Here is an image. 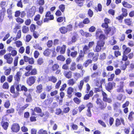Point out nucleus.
<instances>
[{
  "label": "nucleus",
  "instance_id": "nucleus-11",
  "mask_svg": "<svg viewBox=\"0 0 134 134\" xmlns=\"http://www.w3.org/2000/svg\"><path fill=\"white\" fill-rule=\"evenodd\" d=\"M111 31H113V33H114L116 31V29L114 27H113L110 28H107L105 30V33L106 35H108Z\"/></svg>",
  "mask_w": 134,
  "mask_h": 134
},
{
  "label": "nucleus",
  "instance_id": "nucleus-22",
  "mask_svg": "<svg viewBox=\"0 0 134 134\" xmlns=\"http://www.w3.org/2000/svg\"><path fill=\"white\" fill-rule=\"evenodd\" d=\"M1 124L3 128L5 130H6L9 124L7 122H2Z\"/></svg>",
  "mask_w": 134,
  "mask_h": 134
},
{
  "label": "nucleus",
  "instance_id": "nucleus-59",
  "mask_svg": "<svg viewBox=\"0 0 134 134\" xmlns=\"http://www.w3.org/2000/svg\"><path fill=\"white\" fill-rule=\"evenodd\" d=\"M32 38L31 36L30 35H27L26 36V41L27 42H29L31 40Z\"/></svg>",
  "mask_w": 134,
  "mask_h": 134
},
{
  "label": "nucleus",
  "instance_id": "nucleus-53",
  "mask_svg": "<svg viewBox=\"0 0 134 134\" xmlns=\"http://www.w3.org/2000/svg\"><path fill=\"white\" fill-rule=\"evenodd\" d=\"M86 106L88 108L87 109L90 110H91V108L93 107V105L91 103H88L87 105Z\"/></svg>",
  "mask_w": 134,
  "mask_h": 134
},
{
  "label": "nucleus",
  "instance_id": "nucleus-7",
  "mask_svg": "<svg viewBox=\"0 0 134 134\" xmlns=\"http://www.w3.org/2000/svg\"><path fill=\"white\" fill-rule=\"evenodd\" d=\"M113 109L116 111L119 112L120 111V104L118 102H115L113 104Z\"/></svg>",
  "mask_w": 134,
  "mask_h": 134
},
{
  "label": "nucleus",
  "instance_id": "nucleus-56",
  "mask_svg": "<svg viewBox=\"0 0 134 134\" xmlns=\"http://www.w3.org/2000/svg\"><path fill=\"white\" fill-rule=\"evenodd\" d=\"M73 100L75 103L77 104H79L81 102V100L77 97L74 98Z\"/></svg>",
  "mask_w": 134,
  "mask_h": 134
},
{
  "label": "nucleus",
  "instance_id": "nucleus-33",
  "mask_svg": "<svg viewBox=\"0 0 134 134\" xmlns=\"http://www.w3.org/2000/svg\"><path fill=\"white\" fill-rule=\"evenodd\" d=\"M76 64L74 62L72 63L71 65L70 69L71 71H74L76 69Z\"/></svg>",
  "mask_w": 134,
  "mask_h": 134
},
{
  "label": "nucleus",
  "instance_id": "nucleus-20",
  "mask_svg": "<svg viewBox=\"0 0 134 134\" xmlns=\"http://www.w3.org/2000/svg\"><path fill=\"white\" fill-rule=\"evenodd\" d=\"M76 83V81L74 79H70L68 81V83L71 86H73Z\"/></svg>",
  "mask_w": 134,
  "mask_h": 134
},
{
  "label": "nucleus",
  "instance_id": "nucleus-31",
  "mask_svg": "<svg viewBox=\"0 0 134 134\" xmlns=\"http://www.w3.org/2000/svg\"><path fill=\"white\" fill-rule=\"evenodd\" d=\"M66 48V46L64 45H63L62 47H61V48L60 51V54H63L65 53Z\"/></svg>",
  "mask_w": 134,
  "mask_h": 134
},
{
  "label": "nucleus",
  "instance_id": "nucleus-12",
  "mask_svg": "<svg viewBox=\"0 0 134 134\" xmlns=\"http://www.w3.org/2000/svg\"><path fill=\"white\" fill-rule=\"evenodd\" d=\"M84 56V53L82 51H80V52L79 55L76 59V61L79 62L80 60H82V58Z\"/></svg>",
  "mask_w": 134,
  "mask_h": 134
},
{
  "label": "nucleus",
  "instance_id": "nucleus-28",
  "mask_svg": "<svg viewBox=\"0 0 134 134\" xmlns=\"http://www.w3.org/2000/svg\"><path fill=\"white\" fill-rule=\"evenodd\" d=\"M7 13L8 14V17L10 19L12 17V11L10 9H9L7 10Z\"/></svg>",
  "mask_w": 134,
  "mask_h": 134
},
{
  "label": "nucleus",
  "instance_id": "nucleus-40",
  "mask_svg": "<svg viewBox=\"0 0 134 134\" xmlns=\"http://www.w3.org/2000/svg\"><path fill=\"white\" fill-rule=\"evenodd\" d=\"M100 74L98 72H94L91 75V77L92 78H95L98 77Z\"/></svg>",
  "mask_w": 134,
  "mask_h": 134
},
{
  "label": "nucleus",
  "instance_id": "nucleus-2",
  "mask_svg": "<svg viewBox=\"0 0 134 134\" xmlns=\"http://www.w3.org/2000/svg\"><path fill=\"white\" fill-rule=\"evenodd\" d=\"M4 59L7 60V62L10 64H11L13 62V59L11 57L10 53L7 54L4 56Z\"/></svg>",
  "mask_w": 134,
  "mask_h": 134
},
{
  "label": "nucleus",
  "instance_id": "nucleus-62",
  "mask_svg": "<svg viewBox=\"0 0 134 134\" xmlns=\"http://www.w3.org/2000/svg\"><path fill=\"white\" fill-rule=\"evenodd\" d=\"M44 11V8L42 6H40L39 8V12L41 14H42Z\"/></svg>",
  "mask_w": 134,
  "mask_h": 134
},
{
  "label": "nucleus",
  "instance_id": "nucleus-41",
  "mask_svg": "<svg viewBox=\"0 0 134 134\" xmlns=\"http://www.w3.org/2000/svg\"><path fill=\"white\" fill-rule=\"evenodd\" d=\"M117 91L119 92H123L124 91L123 86L121 85H120L119 87L117 89Z\"/></svg>",
  "mask_w": 134,
  "mask_h": 134
},
{
  "label": "nucleus",
  "instance_id": "nucleus-29",
  "mask_svg": "<svg viewBox=\"0 0 134 134\" xmlns=\"http://www.w3.org/2000/svg\"><path fill=\"white\" fill-rule=\"evenodd\" d=\"M38 134H48L46 130H43V129L40 130L37 132Z\"/></svg>",
  "mask_w": 134,
  "mask_h": 134
},
{
  "label": "nucleus",
  "instance_id": "nucleus-43",
  "mask_svg": "<svg viewBox=\"0 0 134 134\" xmlns=\"http://www.w3.org/2000/svg\"><path fill=\"white\" fill-rule=\"evenodd\" d=\"M14 111V109L13 108H11L10 109H8L6 111V113L7 114L13 113Z\"/></svg>",
  "mask_w": 134,
  "mask_h": 134
},
{
  "label": "nucleus",
  "instance_id": "nucleus-24",
  "mask_svg": "<svg viewBox=\"0 0 134 134\" xmlns=\"http://www.w3.org/2000/svg\"><path fill=\"white\" fill-rule=\"evenodd\" d=\"M124 22L126 24L130 26L132 24V21L130 19H127L124 20Z\"/></svg>",
  "mask_w": 134,
  "mask_h": 134
},
{
  "label": "nucleus",
  "instance_id": "nucleus-34",
  "mask_svg": "<svg viewBox=\"0 0 134 134\" xmlns=\"http://www.w3.org/2000/svg\"><path fill=\"white\" fill-rule=\"evenodd\" d=\"M59 66L57 64H55L52 67V69L53 71H55L58 69L59 68Z\"/></svg>",
  "mask_w": 134,
  "mask_h": 134
},
{
  "label": "nucleus",
  "instance_id": "nucleus-44",
  "mask_svg": "<svg viewBox=\"0 0 134 134\" xmlns=\"http://www.w3.org/2000/svg\"><path fill=\"white\" fill-rule=\"evenodd\" d=\"M10 105V103L9 101H6L5 102L4 105V107L7 108H8Z\"/></svg>",
  "mask_w": 134,
  "mask_h": 134
},
{
  "label": "nucleus",
  "instance_id": "nucleus-13",
  "mask_svg": "<svg viewBox=\"0 0 134 134\" xmlns=\"http://www.w3.org/2000/svg\"><path fill=\"white\" fill-rule=\"evenodd\" d=\"M96 103L98 104L100 107L102 109L104 108L106 105H104L103 106L102 103L101 102V101L99 98H97L96 101Z\"/></svg>",
  "mask_w": 134,
  "mask_h": 134
},
{
  "label": "nucleus",
  "instance_id": "nucleus-4",
  "mask_svg": "<svg viewBox=\"0 0 134 134\" xmlns=\"http://www.w3.org/2000/svg\"><path fill=\"white\" fill-rule=\"evenodd\" d=\"M20 129V127L19 125L17 124H13L11 129L12 131L14 132H18Z\"/></svg>",
  "mask_w": 134,
  "mask_h": 134
},
{
  "label": "nucleus",
  "instance_id": "nucleus-6",
  "mask_svg": "<svg viewBox=\"0 0 134 134\" xmlns=\"http://www.w3.org/2000/svg\"><path fill=\"white\" fill-rule=\"evenodd\" d=\"M102 94L103 96V100L105 102L110 103L112 102L111 99L109 98H108L107 94L103 91H102Z\"/></svg>",
  "mask_w": 134,
  "mask_h": 134
},
{
  "label": "nucleus",
  "instance_id": "nucleus-58",
  "mask_svg": "<svg viewBox=\"0 0 134 134\" xmlns=\"http://www.w3.org/2000/svg\"><path fill=\"white\" fill-rule=\"evenodd\" d=\"M102 49V47L99 46L97 44L96 47L95 51L97 52H98L100 51Z\"/></svg>",
  "mask_w": 134,
  "mask_h": 134
},
{
  "label": "nucleus",
  "instance_id": "nucleus-26",
  "mask_svg": "<svg viewBox=\"0 0 134 134\" xmlns=\"http://www.w3.org/2000/svg\"><path fill=\"white\" fill-rule=\"evenodd\" d=\"M122 4L124 7L126 8H131L132 7V5H131L125 2H123Z\"/></svg>",
  "mask_w": 134,
  "mask_h": 134
},
{
  "label": "nucleus",
  "instance_id": "nucleus-3",
  "mask_svg": "<svg viewBox=\"0 0 134 134\" xmlns=\"http://www.w3.org/2000/svg\"><path fill=\"white\" fill-rule=\"evenodd\" d=\"M115 83L114 82H109L105 85V88L108 91L113 89V87L115 86Z\"/></svg>",
  "mask_w": 134,
  "mask_h": 134
},
{
  "label": "nucleus",
  "instance_id": "nucleus-57",
  "mask_svg": "<svg viewBox=\"0 0 134 134\" xmlns=\"http://www.w3.org/2000/svg\"><path fill=\"white\" fill-rule=\"evenodd\" d=\"M77 54V52L76 51H75L74 52H71V53L70 55L72 57H76Z\"/></svg>",
  "mask_w": 134,
  "mask_h": 134
},
{
  "label": "nucleus",
  "instance_id": "nucleus-9",
  "mask_svg": "<svg viewBox=\"0 0 134 134\" xmlns=\"http://www.w3.org/2000/svg\"><path fill=\"white\" fill-rule=\"evenodd\" d=\"M122 47L124 51L123 54H127L131 51V49L129 47H127L126 45H123Z\"/></svg>",
  "mask_w": 134,
  "mask_h": 134
},
{
  "label": "nucleus",
  "instance_id": "nucleus-16",
  "mask_svg": "<svg viewBox=\"0 0 134 134\" xmlns=\"http://www.w3.org/2000/svg\"><path fill=\"white\" fill-rule=\"evenodd\" d=\"M21 74V72H18L14 76L15 80L18 82L19 81Z\"/></svg>",
  "mask_w": 134,
  "mask_h": 134
},
{
  "label": "nucleus",
  "instance_id": "nucleus-35",
  "mask_svg": "<svg viewBox=\"0 0 134 134\" xmlns=\"http://www.w3.org/2000/svg\"><path fill=\"white\" fill-rule=\"evenodd\" d=\"M90 48L86 45H85L84 46L83 48V51L84 52V54H86L87 53V51H88Z\"/></svg>",
  "mask_w": 134,
  "mask_h": 134
},
{
  "label": "nucleus",
  "instance_id": "nucleus-38",
  "mask_svg": "<svg viewBox=\"0 0 134 134\" xmlns=\"http://www.w3.org/2000/svg\"><path fill=\"white\" fill-rule=\"evenodd\" d=\"M92 63V60L91 59H88L84 63V64L86 67H87L89 64H91Z\"/></svg>",
  "mask_w": 134,
  "mask_h": 134
},
{
  "label": "nucleus",
  "instance_id": "nucleus-42",
  "mask_svg": "<svg viewBox=\"0 0 134 134\" xmlns=\"http://www.w3.org/2000/svg\"><path fill=\"white\" fill-rule=\"evenodd\" d=\"M38 64L39 65L42 64L43 63V59L42 58H39L37 60Z\"/></svg>",
  "mask_w": 134,
  "mask_h": 134
},
{
  "label": "nucleus",
  "instance_id": "nucleus-64",
  "mask_svg": "<svg viewBox=\"0 0 134 134\" xmlns=\"http://www.w3.org/2000/svg\"><path fill=\"white\" fill-rule=\"evenodd\" d=\"M9 87V85L8 83L5 82L3 84L2 87L3 89H8Z\"/></svg>",
  "mask_w": 134,
  "mask_h": 134
},
{
  "label": "nucleus",
  "instance_id": "nucleus-36",
  "mask_svg": "<svg viewBox=\"0 0 134 134\" xmlns=\"http://www.w3.org/2000/svg\"><path fill=\"white\" fill-rule=\"evenodd\" d=\"M109 42L110 45H113L116 43V41L114 39V38H113L109 41Z\"/></svg>",
  "mask_w": 134,
  "mask_h": 134
},
{
  "label": "nucleus",
  "instance_id": "nucleus-18",
  "mask_svg": "<svg viewBox=\"0 0 134 134\" xmlns=\"http://www.w3.org/2000/svg\"><path fill=\"white\" fill-rule=\"evenodd\" d=\"M85 0H74L75 2L77 5L81 7L83 4V2Z\"/></svg>",
  "mask_w": 134,
  "mask_h": 134
},
{
  "label": "nucleus",
  "instance_id": "nucleus-32",
  "mask_svg": "<svg viewBox=\"0 0 134 134\" xmlns=\"http://www.w3.org/2000/svg\"><path fill=\"white\" fill-rule=\"evenodd\" d=\"M122 16H126L127 15V11L126 9L124 8H122Z\"/></svg>",
  "mask_w": 134,
  "mask_h": 134
},
{
  "label": "nucleus",
  "instance_id": "nucleus-5",
  "mask_svg": "<svg viewBox=\"0 0 134 134\" xmlns=\"http://www.w3.org/2000/svg\"><path fill=\"white\" fill-rule=\"evenodd\" d=\"M35 79L34 76H31L27 80V83L30 86L32 85L35 82Z\"/></svg>",
  "mask_w": 134,
  "mask_h": 134
},
{
  "label": "nucleus",
  "instance_id": "nucleus-37",
  "mask_svg": "<svg viewBox=\"0 0 134 134\" xmlns=\"http://www.w3.org/2000/svg\"><path fill=\"white\" fill-rule=\"evenodd\" d=\"M73 89L71 87H69L67 89V93L68 94H71L73 92Z\"/></svg>",
  "mask_w": 134,
  "mask_h": 134
},
{
  "label": "nucleus",
  "instance_id": "nucleus-14",
  "mask_svg": "<svg viewBox=\"0 0 134 134\" xmlns=\"http://www.w3.org/2000/svg\"><path fill=\"white\" fill-rule=\"evenodd\" d=\"M52 52V50L51 49L48 48L44 51L43 54L44 55L48 56L50 55Z\"/></svg>",
  "mask_w": 134,
  "mask_h": 134
},
{
  "label": "nucleus",
  "instance_id": "nucleus-60",
  "mask_svg": "<svg viewBox=\"0 0 134 134\" xmlns=\"http://www.w3.org/2000/svg\"><path fill=\"white\" fill-rule=\"evenodd\" d=\"M39 55L40 53L38 51H36L35 52L34 54V56L35 58H37Z\"/></svg>",
  "mask_w": 134,
  "mask_h": 134
},
{
  "label": "nucleus",
  "instance_id": "nucleus-27",
  "mask_svg": "<svg viewBox=\"0 0 134 134\" xmlns=\"http://www.w3.org/2000/svg\"><path fill=\"white\" fill-rule=\"evenodd\" d=\"M97 44L102 48L103 47L105 44V42L104 41L100 40L97 42Z\"/></svg>",
  "mask_w": 134,
  "mask_h": 134
},
{
  "label": "nucleus",
  "instance_id": "nucleus-51",
  "mask_svg": "<svg viewBox=\"0 0 134 134\" xmlns=\"http://www.w3.org/2000/svg\"><path fill=\"white\" fill-rule=\"evenodd\" d=\"M59 8L62 12H64L65 8V5L63 4L60 5L59 7Z\"/></svg>",
  "mask_w": 134,
  "mask_h": 134
},
{
  "label": "nucleus",
  "instance_id": "nucleus-54",
  "mask_svg": "<svg viewBox=\"0 0 134 134\" xmlns=\"http://www.w3.org/2000/svg\"><path fill=\"white\" fill-rule=\"evenodd\" d=\"M16 21L17 22L20 24L22 23L24 21L23 20L20 18H17L16 19Z\"/></svg>",
  "mask_w": 134,
  "mask_h": 134
},
{
  "label": "nucleus",
  "instance_id": "nucleus-50",
  "mask_svg": "<svg viewBox=\"0 0 134 134\" xmlns=\"http://www.w3.org/2000/svg\"><path fill=\"white\" fill-rule=\"evenodd\" d=\"M36 28L35 25L33 24H31L30 27V29L31 32H34Z\"/></svg>",
  "mask_w": 134,
  "mask_h": 134
},
{
  "label": "nucleus",
  "instance_id": "nucleus-23",
  "mask_svg": "<svg viewBox=\"0 0 134 134\" xmlns=\"http://www.w3.org/2000/svg\"><path fill=\"white\" fill-rule=\"evenodd\" d=\"M37 90L36 91L37 93H41L42 91V86L41 85H40L36 87Z\"/></svg>",
  "mask_w": 134,
  "mask_h": 134
},
{
  "label": "nucleus",
  "instance_id": "nucleus-15",
  "mask_svg": "<svg viewBox=\"0 0 134 134\" xmlns=\"http://www.w3.org/2000/svg\"><path fill=\"white\" fill-rule=\"evenodd\" d=\"M77 40V36L76 35H74L72 38L71 40V41H69L68 42V45H70L72 43L75 42Z\"/></svg>",
  "mask_w": 134,
  "mask_h": 134
},
{
  "label": "nucleus",
  "instance_id": "nucleus-52",
  "mask_svg": "<svg viewBox=\"0 0 134 134\" xmlns=\"http://www.w3.org/2000/svg\"><path fill=\"white\" fill-rule=\"evenodd\" d=\"M85 105L83 104L81 105L78 108L79 112H81L83 109H85Z\"/></svg>",
  "mask_w": 134,
  "mask_h": 134
},
{
  "label": "nucleus",
  "instance_id": "nucleus-47",
  "mask_svg": "<svg viewBox=\"0 0 134 134\" xmlns=\"http://www.w3.org/2000/svg\"><path fill=\"white\" fill-rule=\"evenodd\" d=\"M34 110L35 112L38 113H41L42 112L41 109L38 107H36L34 109Z\"/></svg>",
  "mask_w": 134,
  "mask_h": 134
},
{
  "label": "nucleus",
  "instance_id": "nucleus-30",
  "mask_svg": "<svg viewBox=\"0 0 134 134\" xmlns=\"http://www.w3.org/2000/svg\"><path fill=\"white\" fill-rule=\"evenodd\" d=\"M29 27L27 26H24L22 27V31L23 33H26L29 31Z\"/></svg>",
  "mask_w": 134,
  "mask_h": 134
},
{
  "label": "nucleus",
  "instance_id": "nucleus-25",
  "mask_svg": "<svg viewBox=\"0 0 134 134\" xmlns=\"http://www.w3.org/2000/svg\"><path fill=\"white\" fill-rule=\"evenodd\" d=\"M48 80L49 81H51L54 83H55L57 81V79L55 76H51L49 77Z\"/></svg>",
  "mask_w": 134,
  "mask_h": 134
},
{
  "label": "nucleus",
  "instance_id": "nucleus-61",
  "mask_svg": "<svg viewBox=\"0 0 134 134\" xmlns=\"http://www.w3.org/2000/svg\"><path fill=\"white\" fill-rule=\"evenodd\" d=\"M31 100V95L29 94L27 96V98L26 99V101L27 102H29Z\"/></svg>",
  "mask_w": 134,
  "mask_h": 134
},
{
  "label": "nucleus",
  "instance_id": "nucleus-10",
  "mask_svg": "<svg viewBox=\"0 0 134 134\" xmlns=\"http://www.w3.org/2000/svg\"><path fill=\"white\" fill-rule=\"evenodd\" d=\"M63 74L66 78L69 79L71 77L72 72L70 71H64Z\"/></svg>",
  "mask_w": 134,
  "mask_h": 134
},
{
  "label": "nucleus",
  "instance_id": "nucleus-1",
  "mask_svg": "<svg viewBox=\"0 0 134 134\" xmlns=\"http://www.w3.org/2000/svg\"><path fill=\"white\" fill-rule=\"evenodd\" d=\"M96 38H99L100 40L104 41L106 37L104 34H102L100 31H97L96 32Z\"/></svg>",
  "mask_w": 134,
  "mask_h": 134
},
{
  "label": "nucleus",
  "instance_id": "nucleus-49",
  "mask_svg": "<svg viewBox=\"0 0 134 134\" xmlns=\"http://www.w3.org/2000/svg\"><path fill=\"white\" fill-rule=\"evenodd\" d=\"M67 31H71L72 29V25L69 24L66 27Z\"/></svg>",
  "mask_w": 134,
  "mask_h": 134
},
{
  "label": "nucleus",
  "instance_id": "nucleus-48",
  "mask_svg": "<svg viewBox=\"0 0 134 134\" xmlns=\"http://www.w3.org/2000/svg\"><path fill=\"white\" fill-rule=\"evenodd\" d=\"M88 14L90 17H91L93 15V12L91 9H90L88 11Z\"/></svg>",
  "mask_w": 134,
  "mask_h": 134
},
{
  "label": "nucleus",
  "instance_id": "nucleus-63",
  "mask_svg": "<svg viewBox=\"0 0 134 134\" xmlns=\"http://www.w3.org/2000/svg\"><path fill=\"white\" fill-rule=\"evenodd\" d=\"M37 1L38 4L41 6L43 5L44 3V0H37Z\"/></svg>",
  "mask_w": 134,
  "mask_h": 134
},
{
  "label": "nucleus",
  "instance_id": "nucleus-8",
  "mask_svg": "<svg viewBox=\"0 0 134 134\" xmlns=\"http://www.w3.org/2000/svg\"><path fill=\"white\" fill-rule=\"evenodd\" d=\"M35 12V10L34 8H32L30 9L29 12L28 13L27 16L28 18H30L32 17L34 15Z\"/></svg>",
  "mask_w": 134,
  "mask_h": 134
},
{
  "label": "nucleus",
  "instance_id": "nucleus-21",
  "mask_svg": "<svg viewBox=\"0 0 134 134\" xmlns=\"http://www.w3.org/2000/svg\"><path fill=\"white\" fill-rule=\"evenodd\" d=\"M59 30L62 34H65L67 32V29L65 26L61 27L59 29Z\"/></svg>",
  "mask_w": 134,
  "mask_h": 134
},
{
  "label": "nucleus",
  "instance_id": "nucleus-17",
  "mask_svg": "<svg viewBox=\"0 0 134 134\" xmlns=\"http://www.w3.org/2000/svg\"><path fill=\"white\" fill-rule=\"evenodd\" d=\"M18 57H16L14 59V66L12 67V69L14 70H15L16 68L15 67L17 65L18 63Z\"/></svg>",
  "mask_w": 134,
  "mask_h": 134
},
{
  "label": "nucleus",
  "instance_id": "nucleus-55",
  "mask_svg": "<svg viewBox=\"0 0 134 134\" xmlns=\"http://www.w3.org/2000/svg\"><path fill=\"white\" fill-rule=\"evenodd\" d=\"M65 19V17H60L57 18V20L58 22L61 23Z\"/></svg>",
  "mask_w": 134,
  "mask_h": 134
},
{
  "label": "nucleus",
  "instance_id": "nucleus-19",
  "mask_svg": "<svg viewBox=\"0 0 134 134\" xmlns=\"http://www.w3.org/2000/svg\"><path fill=\"white\" fill-rule=\"evenodd\" d=\"M46 18H50V20H53L54 18L53 15H51L50 11H48L46 13L45 15Z\"/></svg>",
  "mask_w": 134,
  "mask_h": 134
},
{
  "label": "nucleus",
  "instance_id": "nucleus-39",
  "mask_svg": "<svg viewBox=\"0 0 134 134\" xmlns=\"http://www.w3.org/2000/svg\"><path fill=\"white\" fill-rule=\"evenodd\" d=\"M57 59L58 60H61L63 61H64L65 60V58L62 55L58 56L57 57Z\"/></svg>",
  "mask_w": 134,
  "mask_h": 134
},
{
  "label": "nucleus",
  "instance_id": "nucleus-45",
  "mask_svg": "<svg viewBox=\"0 0 134 134\" xmlns=\"http://www.w3.org/2000/svg\"><path fill=\"white\" fill-rule=\"evenodd\" d=\"M98 122L103 127H106V124L103 121L101 120H99L98 121Z\"/></svg>",
  "mask_w": 134,
  "mask_h": 134
},
{
  "label": "nucleus",
  "instance_id": "nucleus-46",
  "mask_svg": "<svg viewBox=\"0 0 134 134\" xmlns=\"http://www.w3.org/2000/svg\"><path fill=\"white\" fill-rule=\"evenodd\" d=\"M15 43L16 44V47H20L22 45V42L20 41H16L15 42Z\"/></svg>",
  "mask_w": 134,
  "mask_h": 134
}]
</instances>
